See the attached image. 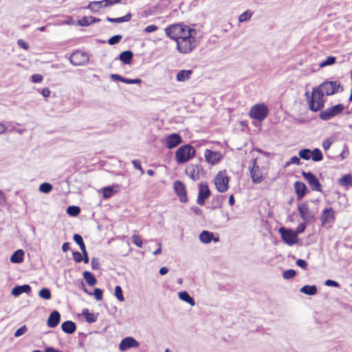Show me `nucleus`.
Returning <instances> with one entry per match:
<instances>
[{
	"label": "nucleus",
	"mask_w": 352,
	"mask_h": 352,
	"mask_svg": "<svg viewBox=\"0 0 352 352\" xmlns=\"http://www.w3.org/2000/svg\"><path fill=\"white\" fill-rule=\"evenodd\" d=\"M305 95L307 99L309 108L311 111L316 112L323 108L324 104L323 97L324 96L318 87L312 89L311 95L309 91H307Z\"/></svg>",
	"instance_id": "nucleus-1"
},
{
	"label": "nucleus",
	"mask_w": 352,
	"mask_h": 352,
	"mask_svg": "<svg viewBox=\"0 0 352 352\" xmlns=\"http://www.w3.org/2000/svg\"><path fill=\"white\" fill-rule=\"evenodd\" d=\"M195 148L190 144H185L180 146L175 153V160L178 164L187 162L195 157Z\"/></svg>",
	"instance_id": "nucleus-2"
},
{
	"label": "nucleus",
	"mask_w": 352,
	"mask_h": 352,
	"mask_svg": "<svg viewBox=\"0 0 352 352\" xmlns=\"http://www.w3.org/2000/svg\"><path fill=\"white\" fill-rule=\"evenodd\" d=\"M324 96H331L343 90V87L339 81L325 80L318 87Z\"/></svg>",
	"instance_id": "nucleus-3"
},
{
	"label": "nucleus",
	"mask_w": 352,
	"mask_h": 352,
	"mask_svg": "<svg viewBox=\"0 0 352 352\" xmlns=\"http://www.w3.org/2000/svg\"><path fill=\"white\" fill-rule=\"evenodd\" d=\"M197 46L195 36L182 38L177 41V49L182 54L191 52Z\"/></svg>",
	"instance_id": "nucleus-4"
},
{
	"label": "nucleus",
	"mask_w": 352,
	"mask_h": 352,
	"mask_svg": "<svg viewBox=\"0 0 352 352\" xmlns=\"http://www.w3.org/2000/svg\"><path fill=\"white\" fill-rule=\"evenodd\" d=\"M230 178L226 170L219 171L215 176L214 185L217 190L220 192H224L228 189Z\"/></svg>",
	"instance_id": "nucleus-5"
},
{
	"label": "nucleus",
	"mask_w": 352,
	"mask_h": 352,
	"mask_svg": "<svg viewBox=\"0 0 352 352\" xmlns=\"http://www.w3.org/2000/svg\"><path fill=\"white\" fill-rule=\"evenodd\" d=\"M249 115L252 118L262 121L267 116L268 109L264 104H255L250 109Z\"/></svg>",
	"instance_id": "nucleus-6"
},
{
	"label": "nucleus",
	"mask_w": 352,
	"mask_h": 352,
	"mask_svg": "<svg viewBox=\"0 0 352 352\" xmlns=\"http://www.w3.org/2000/svg\"><path fill=\"white\" fill-rule=\"evenodd\" d=\"M344 109V107L342 104H338L321 111L319 117L322 120H329L340 114Z\"/></svg>",
	"instance_id": "nucleus-7"
},
{
	"label": "nucleus",
	"mask_w": 352,
	"mask_h": 352,
	"mask_svg": "<svg viewBox=\"0 0 352 352\" xmlns=\"http://www.w3.org/2000/svg\"><path fill=\"white\" fill-rule=\"evenodd\" d=\"M250 177L254 184H260L263 180V176L260 167L256 164V160L253 159L249 165Z\"/></svg>",
	"instance_id": "nucleus-8"
},
{
	"label": "nucleus",
	"mask_w": 352,
	"mask_h": 352,
	"mask_svg": "<svg viewBox=\"0 0 352 352\" xmlns=\"http://www.w3.org/2000/svg\"><path fill=\"white\" fill-rule=\"evenodd\" d=\"M298 210L301 219L306 222L310 221L315 217V212L309 209L307 202L298 204Z\"/></svg>",
	"instance_id": "nucleus-9"
},
{
	"label": "nucleus",
	"mask_w": 352,
	"mask_h": 352,
	"mask_svg": "<svg viewBox=\"0 0 352 352\" xmlns=\"http://www.w3.org/2000/svg\"><path fill=\"white\" fill-rule=\"evenodd\" d=\"M186 174L193 181H196L203 176L204 169L199 165L190 164L186 168Z\"/></svg>",
	"instance_id": "nucleus-10"
},
{
	"label": "nucleus",
	"mask_w": 352,
	"mask_h": 352,
	"mask_svg": "<svg viewBox=\"0 0 352 352\" xmlns=\"http://www.w3.org/2000/svg\"><path fill=\"white\" fill-rule=\"evenodd\" d=\"M279 232L281 234L283 240L289 245H293L298 241V236L296 233L294 231L284 228L279 229Z\"/></svg>",
	"instance_id": "nucleus-11"
},
{
	"label": "nucleus",
	"mask_w": 352,
	"mask_h": 352,
	"mask_svg": "<svg viewBox=\"0 0 352 352\" xmlns=\"http://www.w3.org/2000/svg\"><path fill=\"white\" fill-rule=\"evenodd\" d=\"M303 178L307 182L313 190L320 192L322 186L317 177L311 172H302Z\"/></svg>",
	"instance_id": "nucleus-12"
},
{
	"label": "nucleus",
	"mask_w": 352,
	"mask_h": 352,
	"mask_svg": "<svg viewBox=\"0 0 352 352\" xmlns=\"http://www.w3.org/2000/svg\"><path fill=\"white\" fill-rule=\"evenodd\" d=\"M69 60L73 65L78 66L87 63L89 57L85 52L77 51L71 55Z\"/></svg>",
	"instance_id": "nucleus-13"
},
{
	"label": "nucleus",
	"mask_w": 352,
	"mask_h": 352,
	"mask_svg": "<svg viewBox=\"0 0 352 352\" xmlns=\"http://www.w3.org/2000/svg\"><path fill=\"white\" fill-rule=\"evenodd\" d=\"M140 346V342L133 337H126L122 340L119 344V349L121 351H126L131 348H137Z\"/></svg>",
	"instance_id": "nucleus-14"
},
{
	"label": "nucleus",
	"mask_w": 352,
	"mask_h": 352,
	"mask_svg": "<svg viewBox=\"0 0 352 352\" xmlns=\"http://www.w3.org/2000/svg\"><path fill=\"white\" fill-rule=\"evenodd\" d=\"M210 195V190L206 184L201 183L199 185V194L197 202L199 205L203 206L205 201Z\"/></svg>",
	"instance_id": "nucleus-15"
},
{
	"label": "nucleus",
	"mask_w": 352,
	"mask_h": 352,
	"mask_svg": "<svg viewBox=\"0 0 352 352\" xmlns=\"http://www.w3.org/2000/svg\"><path fill=\"white\" fill-rule=\"evenodd\" d=\"M183 26L184 25L180 23L173 24L165 29L166 34L170 38L176 41V39L179 36V33L182 31Z\"/></svg>",
	"instance_id": "nucleus-16"
},
{
	"label": "nucleus",
	"mask_w": 352,
	"mask_h": 352,
	"mask_svg": "<svg viewBox=\"0 0 352 352\" xmlns=\"http://www.w3.org/2000/svg\"><path fill=\"white\" fill-rule=\"evenodd\" d=\"M204 157L208 163L214 165L220 162L222 158V155L219 151H212L206 149L204 153Z\"/></svg>",
	"instance_id": "nucleus-17"
},
{
	"label": "nucleus",
	"mask_w": 352,
	"mask_h": 352,
	"mask_svg": "<svg viewBox=\"0 0 352 352\" xmlns=\"http://www.w3.org/2000/svg\"><path fill=\"white\" fill-rule=\"evenodd\" d=\"M335 219L334 211L331 208H325L323 210L320 217V220L322 226H324L327 223H333Z\"/></svg>",
	"instance_id": "nucleus-18"
},
{
	"label": "nucleus",
	"mask_w": 352,
	"mask_h": 352,
	"mask_svg": "<svg viewBox=\"0 0 352 352\" xmlns=\"http://www.w3.org/2000/svg\"><path fill=\"white\" fill-rule=\"evenodd\" d=\"M173 186L175 193L179 197L180 201L186 202L188 198L184 184L179 181H176L174 182Z\"/></svg>",
	"instance_id": "nucleus-19"
},
{
	"label": "nucleus",
	"mask_w": 352,
	"mask_h": 352,
	"mask_svg": "<svg viewBox=\"0 0 352 352\" xmlns=\"http://www.w3.org/2000/svg\"><path fill=\"white\" fill-rule=\"evenodd\" d=\"M182 140L179 135L177 133H173L167 136L166 139V147L169 149H172L182 143Z\"/></svg>",
	"instance_id": "nucleus-20"
},
{
	"label": "nucleus",
	"mask_w": 352,
	"mask_h": 352,
	"mask_svg": "<svg viewBox=\"0 0 352 352\" xmlns=\"http://www.w3.org/2000/svg\"><path fill=\"white\" fill-rule=\"evenodd\" d=\"M200 241L205 244H208L210 243L212 241L214 242H219V239L218 237H214V234L207 230L202 231L199 234Z\"/></svg>",
	"instance_id": "nucleus-21"
},
{
	"label": "nucleus",
	"mask_w": 352,
	"mask_h": 352,
	"mask_svg": "<svg viewBox=\"0 0 352 352\" xmlns=\"http://www.w3.org/2000/svg\"><path fill=\"white\" fill-rule=\"evenodd\" d=\"M60 320V314L58 311H54L50 314L47 320V324L49 327H56Z\"/></svg>",
	"instance_id": "nucleus-22"
},
{
	"label": "nucleus",
	"mask_w": 352,
	"mask_h": 352,
	"mask_svg": "<svg viewBox=\"0 0 352 352\" xmlns=\"http://www.w3.org/2000/svg\"><path fill=\"white\" fill-rule=\"evenodd\" d=\"M294 189L298 199H301L306 193L307 187L304 183L296 182L294 184Z\"/></svg>",
	"instance_id": "nucleus-23"
},
{
	"label": "nucleus",
	"mask_w": 352,
	"mask_h": 352,
	"mask_svg": "<svg viewBox=\"0 0 352 352\" xmlns=\"http://www.w3.org/2000/svg\"><path fill=\"white\" fill-rule=\"evenodd\" d=\"M196 34H197V32L195 29L184 25V26L182 28V31H181V33H179V36H178V38L176 39V42L178 40H182V38L195 36Z\"/></svg>",
	"instance_id": "nucleus-24"
},
{
	"label": "nucleus",
	"mask_w": 352,
	"mask_h": 352,
	"mask_svg": "<svg viewBox=\"0 0 352 352\" xmlns=\"http://www.w3.org/2000/svg\"><path fill=\"white\" fill-rule=\"evenodd\" d=\"M61 329L65 333L72 334L76 331V325L75 322L71 320H67L62 323Z\"/></svg>",
	"instance_id": "nucleus-25"
},
{
	"label": "nucleus",
	"mask_w": 352,
	"mask_h": 352,
	"mask_svg": "<svg viewBox=\"0 0 352 352\" xmlns=\"http://www.w3.org/2000/svg\"><path fill=\"white\" fill-rule=\"evenodd\" d=\"M31 291V287L29 285H23L14 287L12 290V294L14 296H18L23 293L28 294Z\"/></svg>",
	"instance_id": "nucleus-26"
},
{
	"label": "nucleus",
	"mask_w": 352,
	"mask_h": 352,
	"mask_svg": "<svg viewBox=\"0 0 352 352\" xmlns=\"http://www.w3.org/2000/svg\"><path fill=\"white\" fill-rule=\"evenodd\" d=\"M192 74V70H181L177 74L176 80L178 82H185L190 79Z\"/></svg>",
	"instance_id": "nucleus-27"
},
{
	"label": "nucleus",
	"mask_w": 352,
	"mask_h": 352,
	"mask_svg": "<svg viewBox=\"0 0 352 352\" xmlns=\"http://www.w3.org/2000/svg\"><path fill=\"white\" fill-rule=\"evenodd\" d=\"M103 3V0L99 1H91L87 6V8L92 12H98L100 9L106 8Z\"/></svg>",
	"instance_id": "nucleus-28"
},
{
	"label": "nucleus",
	"mask_w": 352,
	"mask_h": 352,
	"mask_svg": "<svg viewBox=\"0 0 352 352\" xmlns=\"http://www.w3.org/2000/svg\"><path fill=\"white\" fill-rule=\"evenodd\" d=\"M24 254L23 250H18L12 254L10 260L13 263H20L23 261Z\"/></svg>",
	"instance_id": "nucleus-29"
},
{
	"label": "nucleus",
	"mask_w": 352,
	"mask_h": 352,
	"mask_svg": "<svg viewBox=\"0 0 352 352\" xmlns=\"http://www.w3.org/2000/svg\"><path fill=\"white\" fill-rule=\"evenodd\" d=\"M133 57V53L130 51H124L122 52L119 56V59L124 64H130Z\"/></svg>",
	"instance_id": "nucleus-30"
},
{
	"label": "nucleus",
	"mask_w": 352,
	"mask_h": 352,
	"mask_svg": "<svg viewBox=\"0 0 352 352\" xmlns=\"http://www.w3.org/2000/svg\"><path fill=\"white\" fill-rule=\"evenodd\" d=\"M178 296L179 299L182 300V301L188 303L191 306H195V302L193 298H192L187 292H179Z\"/></svg>",
	"instance_id": "nucleus-31"
},
{
	"label": "nucleus",
	"mask_w": 352,
	"mask_h": 352,
	"mask_svg": "<svg viewBox=\"0 0 352 352\" xmlns=\"http://www.w3.org/2000/svg\"><path fill=\"white\" fill-rule=\"evenodd\" d=\"M300 292L306 295L313 296L317 293V287L315 285H305L300 288Z\"/></svg>",
	"instance_id": "nucleus-32"
},
{
	"label": "nucleus",
	"mask_w": 352,
	"mask_h": 352,
	"mask_svg": "<svg viewBox=\"0 0 352 352\" xmlns=\"http://www.w3.org/2000/svg\"><path fill=\"white\" fill-rule=\"evenodd\" d=\"M131 14L130 13L126 14L125 16L118 18H111L107 17V21L111 23H123L128 22L131 19Z\"/></svg>",
	"instance_id": "nucleus-33"
},
{
	"label": "nucleus",
	"mask_w": 352,
	"mask_h": 352,
	"mask_svg": "<svg viewBox=\"0 0 352 352\" xmlns=\"http://www.w3.org/2000/svg\"><path fill=\"white\" fill-rule=\"evenodd\" d=\"M336 58L335 56H328L324 60L319 63L320 68H324L327 66L333 65L336 63Z\"/></svg>",
	"instance_id": "nucleus-34"
},
{
	"label": "nucleus",
	"mask_w": 352,
	"mask_h": 352,
	"mask_svg": "<svg viewBox=\"0 0 352 352\" xmlns=\"http://www.w3.org/2000/svg\"><path fill=\"white\" fill-rule=\"evenodd\" d=\"M83 278L89 286L95 285L97 282L96 278L89 272H84Z\"/></svg>",
	"instance_id": "nucleus-35"
},
{
	"label": "nucleus",
	"mask_w": 352,
	"mask_h": 352,
	"mask_svg": "<svg viewBox=\"0 0 352 352\" xmlns=\"http://www.w3.org/2000/svg\"><path fill=\"white\" fill-rule=\"evenodd\" d=\"M82 315L85 316L86 321L89 323H93L97 320V316L94 313H90L88 309H84Z\"/></svg>",
	"instance_id": "nucleus-36"
},
{
	"label": "nucleus",
	"mask_w": 352,
	"mask_h": 352,
	"mask_svg": "<svg viewBox=\"0 0 352 352\" xmlns=\"http://www.w3.org/2000/svg\"><path fill=\"white\" fill-rule=\"evenodd\" d=\"M311 159L314 162H320L323 159V155L321 151L318 148H315L311 151Z\"/></svg>",
	"instance_id": "nucleus-37"
},
{
	"label": "nucleus",
	"mask_w": 352,
	"mask_h": 352,
	"mask_svg": "<svg viewBox=\"0 0 352 352\" xmlns=\"http://www.w3.org/2000/svg\"><path fill=\"white\" fill-rule=\"evenodd\" d=\"M252 14V12H251L250 10H246L245 12H243L241 14L239 15V21L240 23L248 21L251 19Z\"/></svg>",
	"instance_id": "nucleus-38"
},
{
	"label": "nucleus",
	"mask_w": 352,
	"mask_h": 352,
	"mask_svg": "<svg viewBox=\"0 0 352 352\" xmlns=\"http://www.w3.org/2000/svg\"><path fill=\"white\" fill-rule=\"evenodd\" d=\"M311 151L309 148H304L298 152V155L300 158L309 160L311 159Z\"/></svg>",
	"instance_id": "nucleus-39"
},
{
	"label": "nucleus",
	"mask_w": 352,
	"mask_h": 352,
	"mask_svg": "<svg viewBox=\"0 0 352 352\" xmlns=\"http://www.w3.org/2000/svg\"><path fill=\"white\" fill-rule=\"evenodd\" d=\"M38 296L45 300H50L52 297L51 292L47 288L41 289L38 292Z\"/></svg>",
	"instance_id": "nucleus-40"
},
{
	"label": "nucleus",
	"mask_w": 352,
	"mask_h": 352,
	"mask_svg": "<svg viewBox=\"0 0 352 352\" xmlns=\"http://www.w3.org/2000/svg\"><path fill=\"white\" fill-rule=\"evenodd\" d=\"M339 183L342 186H348L352 184V176L351 175H345L340 179Z\"/></svg>",
	"instance_id": "nucleus-41"
},
{
	"label": "nucleus",
	"mask_w": 352,
	"mask_h": 352,
	"mask_svg": "<svg viewBox=\"0 0 352 352\" xmlns=\"http://www.w3.org/2000/svg\"><path fill=\"white\" fill-rule=\"evenodd\" d=\"M74 240L80 246V249L81 251H84V250H86L85 245L83 242V239L80 235L75 234L74 235Z\"/></svg>",
	"instance_id": "nucleus-42"
},
{
	"label": "nucleus",
	"mask_w": 352,
	"mask_h": 352,
	"mask_svg": "<svg viewBox=\"0 0 352 352\" xmlns=\"http://www.w3.org/2000/svg\"><path fill=\"white\" fill-rule=\"evenodd\" d=\"M102 192H103V197L104 199H108L114 195L115 191L111 186H107V187L103 188Z\"/></svg>",
	"instance_id": "nucleus-43"
},
{
	"label": "nucleus",
	"mask_w": 352,
	"mask_h": 352,
	"mask_svg": "<svg viewBox=\"0 0 352 352\" xmlns=\"http://www.w3.org/2000/svg\"><path fill=\"white\" fill-rule=\"evenodd\" d=\"M80 212V208L78 206H69L67 208V214H69V215H71L72 217L77 216L78 214H79Z\"/></svg>",
	"instance_id": "nucleus-44"
},
{
	"label": "nucleus",
	"mask_w": 352,
	"mask_h": 352,
	"mask_svg": "<svg viewBox=\"0 0 352 352\" xmlns=\"http://www.w3.org/2000/svg\"><path fill=\"white\" fill-rule=\"evenodd\" d=\"M52 190V186L50 183H43L39 186V190L43 193H49Z\"/></svg>",
	"instance_id": "nucleus-45"
},
{
	"label": "nucleus",
	"mask_w": 352,
	"mask_h": 352,
	"mask_svg": "<svg viewBox=\"0 0 352 352\" xmlns=\"http://www.w3.org/2000/svg\"><path fill=\"white\" fill-rule=\"evenodd\" d=\"M115 296L120 302H123L124 300V298L122 294V289L120 286L118 285L115 287Z\"/></svg>",
	"instance_id": "nucleus-46"
},
{
	"label": "nucleus",
	"mask_w": 352,
	"mask_h": 352,
	"mask_svg": "<svg viewBox=\"0 0 352 352\" xmlns=\"http://www.w3.org/2000/svg\"><path fill=\"white\" fill-rule=\"evenodd\" d=\"M300 158L297 156H294L290 158V160L285 162L284 166L287 167L290 166L291 164H296V165H300Z\"/></svg>",
	"instance_id": "nucleus-47"
},
{
	"label": "nucleus",
	"mask_w": 352,
	"mask_h": 352,
	"mask_svg": "<svg viewBox=\"0 0 352 352\" xmlns=\"http://www.w3.org/2000/svg\"><path fill=\"white\" fill-rule=\"evenodd\" d=\"M296 271L294 270H287L283 272V276L285 279H291L296 275Z\"/></svg>",
	"instance_id": "nucleus-48"
},
{
	"label": "nucleus",
	"mask_w": 352,
	"mask_h": 352,
	"mask_svg": "<svg viewBox=\"0 0 352 352\" xmlns=\"http://www.w3.org/2000/svg\"><path fill=\"white\" fill-rule=\"evenodd\" d=\"M133 243L138 248L142 247V241L141 236L138 234H133L132 236Z\"/></svg>",
	"instance_id": "nucleus-49"
},
{
	"label": "nucleus",
	"mask_w": 352,
	"mask_h": 352,
	"mask_svg": "<svg viewBox=\"0 0 352 352\" xmlns=\"http://www.w3.org/2000/svg\"><path fill=\"white\" fill-rule=\"evenodd\" d=\"M91 20H94V17H92V16L84 17L79 21V23L82 26H87V25H89V24L92 23V21Z\"/></svg>",
	"instance_id": "nucleus-50"
},
{
	"label": "nucleus",
	"mask_w": 352,
	"mask_h": 352,
	"mask_svg": "<svg viewBox=\"0 0 352 352\" xmlns=\"http://www.w3.org/2000/svg\"><path fill=\"white\" fill-rule=\"evenodd\" d=\"M27 331H28L27 327L25 325H23L22 327H21L19 329H18L15 331L14 336L16 338H19V337L21 336L22 335H23Z\"/></svg>",
	"instance_id": "nucleus-51"
},
{
	"label": "nucleus",
	"mask_w": 352,
	"mask_h": 352,
	"mask_svg": "<svg viewBox=\"0 0 352 352\" xmlns=\"http://www.w3.org/2000/svg\"><path fill=\"white\" fill-rule=\"evenodd\" d=\"M121 39L122 36L120 35H115L109 39L108 43L111 45H113L119 43Z\"/></svg>",
	"instance_id": "nucleus-52"
},
{
	"label": "nucleus",
	"mask_w": 352,
	"mask_h": 352,
	"mask_svg": "<svg viewBox=\"0 0 352 352\" xmlns=\"http://www.w3.org/2000/svg\"><path fill=\"white\" fill-rule=\"evenodd\" d=\"M122 0H103V4L106 8L113 6L120 3Z\"/></svg>",
	"instance_id": "nucleus-53"
},
{
	"label": "nucleus",
	"mask_w": 352,
	"mask_h": 352,
	"mask_svg": "<svg viewBox=\"0 0 352 352\" xmlns=\"http://www.w3.org/2000/svg\"><path fill=\"white\" fill-rule=\"evenodd\" d=\"M43 79V76L41 74H33L31 76V80L32 82H34V83L41 82Z\"/></svg>",
	"instance_id": "nucleus-54"
},
{
	"label": "nucleus",
	"mask_w": 352,
	"mask_h": 352,
	"mask_svg": "<svg viewBox=\"0 0 352 352\" xmlns=\"http://www.w3.org/2000/svg\"><path fill=\"white\" fill-rule=\"evenodd\" d=\"M94 295L97 300H100L102 298V291L99 288H96L94 292Z\"/></svg>",
	"instance_id": "nucleus-55"
},
{
	"label": "nucleus",
	"mask_w": 352,
	"mask_h": 352,
	"mask_svg": "<svg viewBox=\"0 0 352 352\" xmlns=\"http://www.w3.org/2000/svg\"><path fill=\"white\" fill-rule=\"evenodd\" d=\"M73 258H74V260L76 263H80V262L82 261V254L80 253L79 252H73Z\"/></svg>",
	"instance_id": "nucleus-56"
},
{
	"label": "nucleus",
	"mask_w": 352,
	"mask_h": 352,
	"mask_svg": "<svg viewBox=\"0 0 352 352\" xmlns=\"http://www.w3.org/2000/svg\"><path fill=\"white\" fill-rule=\"evenodd\" d=\"M91 267L93 270H98L100 268V262L98 258H92L91 259Z\"/></svg>",
	"instance_id": "nucleus-57"
},
{
	"label": "nucleus",
	"mask_w": 352,
	"mask_h": 352,
	"mask_svg": "<svg viewBox=\"0 0 352 352\" xmlns=\"http://www.w3.org/2000/svg\"><path fill=\"white\" fill-rule=\"evenodd\" d=\"M142 82V80L140 78H135V79H129L125 78L124 80H123V82L126 84H140Z\"/></svg>",
	"instance_id": "nucleus-58"
},
{
	"label": "nucleus",
	"mask_w": 352,
	"mask_h": 352,
	"mask_svg": "<svg viewBox=\"0 0 352 352\" xmlns=\"http://www.w3.org/2000/svg\"><path fill=\"white\" fill-rule=\"evenodd\" d=\"M305 228H306L305 223H300L298 226V227L296 228V230L294 232L296 233V235H297L298 234H300V233L303 232L305 231Z\"/></svg>",
	"instance_id": "nucleus-59"
},
{
	"label": "nucleus",
	"mask_w": 352,
	"mask_h": 352,
	"mask_svg": "<svg viewBox=\"0 0 352 352\" xmlns=\"http://www.w3.org/2000/svg\"><path fill=\"white\" fill-rule=\"evenodd\" d=\"M296 265L303 270H306L307 267V263L302 259H298L296 261Z\"/></svg>",
	"instance_id": "nucleus-60"
},
{
	"label": "nucleus",
	"mask_w": 352,
	"mask_h": 352,
	"mask_svg": "<svg viewBox=\"0 0 352 352\" xmlns=\"http://www.w3.org/2000/svg\"><path fill=\"white\" fill-rule=\"evenodd\" d=\"M157 26L155 25H150L145 28L144 32L146 33H151L156 31L157 30Z\"/></svg>",
	"instance_id": "nucleus-61"
},
{
	"label": "nucleus",
	"mask_w": 352,
	"mask_h": 352,
	"mask_svg": "<svg viewBox=\"0 0 352 352\" xmlns=\"http://www.w3.org/2000/svg\"><path fill=\"white\" fill-rule=\"evenodd\" d=\"M17 43L19 47H21V48H23L25 50H28L29 48L28 43H26L25 41H24L23 39L18 40Z\"/></svg>",
	"instance_id": "nucleus-62"
},
{
	"label": "nucleus",
	"mask_w": 352,
	"mask_h": 352,
	"mask_svg": "<svg viewBox=\"0 0 352 352\" xmlns=\"http://www.w3.org/2000/svg\"><path fill=\"white\" fill-rule=\"evenodd\" d=\"M324 284H325V285L329 286V287H338L339 286V284L338 282L333 280H330V279L327 280L325 281Z\"/></svg>",
	"instance_id": "nucleus-63"
},
{
	"label": "nucleus",
	"mask_w": 352,
	"mask_h": 352,
	"mask_svg": "<svg viewBox=\"0 0 352 352\" xmlns=\"http://www.w3.org/2000/svg\"><path fill=\"white\" fill-rule=\"evenodd\" d=\"M132 163H133V166L135 168L140 170L141 172V174L142 175L144 173V170L141 166L140 162L138 160H135L132 162Z\"/></svg>",
	"instance_id": "nucleus-64"
}]
</instances>
